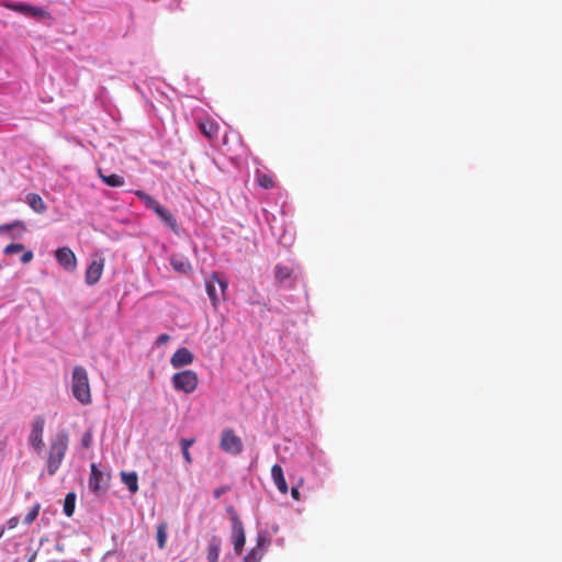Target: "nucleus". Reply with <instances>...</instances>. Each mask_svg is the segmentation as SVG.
Returning <instances> with one entry per match:
<instances>
[{
    "label": "nucleus",
    "instance_id": "nucleus-1",
    "mask_svg": "<svg viewBox=\"0 0 562 562\" xmlns=\"http://www.w3.org/2000/svg\"><path fill=\"white\" fill-rule=\"evenodd\" d=\"M69 437L66 431L58 432L50 447L47 459V472L54 475L59 469L68 449Z\"/></svg>",
    "mask_w": 562,
    "mask_h": 562
},
{
    "label": "nucleus",
    "instance_id": "nucleus-2",
    "mask_svg": "<svg viewBox=\"0 0 562 562\" xmlns=\"http://www.w3.org/2000/svg\"><path fill=\"white\" fill-rule=\"evenodd\" d=\"M71 392L74 397L82 405L91 403V390L88 373L81 366L74 368L71 376Z\"/></svg>",
    "mask_w": 562,
    "mask_h": 562
},
{
    "label": "nucleus",
    "instance_id": "nucleus-3",
    "mask_svg": "<svg viewBox=\"0 0 562 562\" xmlns=\"http://www.w3.org/2000/svg\"><path fill=\"white\" fill-rule=\"evenodd\" d=\"M175 390L181 391L186 394L193 393L199 384V378L193 370H183L177 372L171 378Z\"/></svg>",
    "mask_w": 562,
    "mask_h": 562
},
{
    "label": "nucleus",
    "instance_id": "nucleus-4",
    "mask_svg": "<svg viewBox=\"0 0 562 562\" xmlns=\"http://www.w3.org/2000/svg\"><path fill=\"white\" fill-rule=\"evenodd\" d=\"M217 288H220L221 294L223 299H225L228 283L225 280L221 279L218 273H213L209 279L205 280V290L215 310L218 307L221 302L220 295L217 293Z\"/></svg>",
    "mask_w": 562,
    "mask_h": 562
},
{
    "label": "nucleus",
    "instance_id": "nucleus-5",
    "mask_svg": "<svg viewBox=\"0 0 562 562\" xmlns=\"http://www.w3.org/2000/svg\"><path fill=\"white\" fill-rule=\"evenodd\" d=\"M220 446L223 451L234 456L239 454L244 448L241 439L231 428L223 430Z\"/></svg>",
    "mask_w": 562,
    "mask_h": 562
},
{
    "label": "nucleus",
    "instance_id": "nucleus-6",
    "mask_svg": "<svg viewBox=\"0 0 562 562\" xmlns=\"http://www.w3.org/2000/svg\"><path fill=\"white\" fill-rule=\"evenodd\" d=\"M2 5L9 10L15 11L21 14L31 15L36 19H47L50 16L46 10L25 3H13L4 1L2 2Z\"/></svg>",
    "mask_w": 562,
    "mask_h": 562
},
{
    "label": "nucleus",
    "instance_id": "nucleus-7",
    "mask_svg": "<svg viewBox=\"0 0 562 562\" xmlns=\"http://www.w3.org/2000/svg\"><path fill=\"white\" fill-rule=\"evenodd\" d=\"M231 519L234 550L237 554H240L246 541L244 526L235 512L232 513Z\"/></svg>",
    "mask_w": 562,
    "mask_h": 562
},
{
    "label": "nucleus",
    "instance_id": "nucleus-8",
    "mask_svg": "<svg viewBox=\"0 0 562 562\" xmlns=\"http://www.w3.org/2000/svg\"><path fill=\"white\" fill-rule=\"evenodd\" d=\"M45 427V418L41 415L36 416L32 422V429L30 434V443L36 449L41 450L43 442V432Z\"/></svg>",
    "mask_w": 562,
    "mask_h": 562
},
{
    "label": "nucleus",
    "instance_id": "nucleus-9",
    "mask_svg": "<svg viewBox=\"0 0 562 562\" xmlns=\"http://www.w3.org/2000/svg\"><path fill=\"white\" fill-rule=\"evenodd\" d=\"M57 262L67 271H74L77 268V258L69 247H61L55 251Z\"/></svg>",
    "mask_w": 562,
    "mask_h": 562
},
{
    "label": "nucleus",
    "instance_id": "nucleus-10",
    "mask_svg": "<svg viewBox=\"0 0 562 562\" xmlns=\"http://www.w3.org/2000/svg\"><path fill=\"white\" fill-rule=\"evenodd\" d=\"M269 542L270 540L266 535L259 533L256 546L244 558V562H260Z\"/></svg>",
    "mask_w": 562,
    "mask_h": 562
},
{
    "label": "nucleus",
    "instance_id": "nucleus-11",
    "mask_svg": "<svg viewBox=\"0 0 562 562\" xmlns=\"http://www.w3.org/2000/svg\"><path fill=\"white\" fill-rule=\"evenodd\" d=\"M103 269H104V259L103 258L93 260L86 269V272H85L86 283L88 285L95 284L100 280Z\"/></svg>",
    "mask_w": 562,
    "mask_h": 562
},
{
    "label": "nucleus",
    "instance_id": "nucleus-12",
    "mask_svg": "<svg viewBox=\"0 0 562 562\" xmlns=\"http://www.w3.org/2000/svg\"><path fill=\"white\" fill-rule=\"evenodd\" d=\"M193 353L188 348L182 347L177 349L175 353L171 356L170 364L173 368H181L191 364L193 362Z\"/></svg>",
    "mask_w": 562,
    "mask_h": 562
},
{
    "label": "nucleus",
    "instance_id": "nucleus-13",
    "mask_svg": "<svg viewBox=\"0 0 562 562\" xmlns=\"http://www.w3.org/2000/svg\"><path fill=\"white\" fill-rule=\"evenodd\" d=\"M154 212L165 223L166 226H168L172 232L178 233L177 220L169 210L159 203Z\"/></svg>",
    "mask_w": 562,
    "mask_h": 562
},
{
    "label": "nucleus",
    "instance_id": "nucleus-14",
    "mask_svg": "<svg viewBox=\"0 0 562 562\" xmlns=\"http://www.w3.org/2000/svg\"><path fill=\"white\" fill-rule=\"evenodd\" d=\"M169 262L172 269L179 274H189L192 271L190 261L183 256L172 255Z\"/></svg>",
    "mask_w": 562,
    "mask_h": 562
},
{
    "label": "nucleus",
    "instance_id": "nucleus-15",
    "mask_svg": "<svg viewBox=\"0 0 562 562\" xmlns=\"http://www.w3.org/2000/svg\"><path fill=\"white\" fill-rule=\"evenodd\" d=\"M271 476H272L273 483L277 486V488L279 490V492L281 494H286L289 488H288V484L284 479L283 470H282L281 465L274 464L271 468Z\"/></svg>",
    "mask_w": 562,
    "mask_h": 562
},
{
    "label": "nucleus",
    "instance_id": "nucleus-16",
    "mask_svg": "<svg viewBox=\"0 0 562 562\" xmlns=\"http://www.w3.org/2000/svg\"><path fill=\"white\" fill-rule=\"evenodd\" d=\"M199 128L200 132L209 139H214L217 137L218 125L211 120L200 121Z\"/></svg>",
    "mask_w": 562,
    "mask_h": 562
},
{
    "label": "nucleus",
    "instance_id": "nucleus-17",
    "mask_svg": "<svg viewBox=\"0 0 562 562\" xmlns=\"http://www.w3.org/2000/svg\"><path fill=\"white\" fill-rule=\"evenodd\" d=\"M220 551H221V541L218 538L213 537L210 540V542L207 544V549H206L207 562H218Z\"/></svg>",
    "mask_w": 562,
    "mask_h": 562
},
{
    "label": "nucleus",
    "instance_id": "nucleus-18",
    "mask_svg": "<svg viewBox=\"0 0 562 562\" xmlns=\"http://www.w3.org/2000/svg\"><path fill=\"white\" fill-rule=\"evenodd\" d=\"M103 480V473L98 469V467L92 463L91 464V474L89 479V487L98 492L102 488L101 482Z\"/></svg>",
    "mask_w": 562,
    "mask_h": 562
},
{
    "label": "nucleus",
    "instance_id": "nucleus-19",
    "mask_svg": "<svg viewBox=\"0 0 562 562\" xmlns=\"http://www.w3.org/2000/svg\"><path fill=\"white\" fill-rule=\"evenodd\" d=\"M26 203L36 213H44L46 211V204L43 199L36 193H29L26 195Z\"/></svg>",
    "mask_w": 562,
    "mask_h": 562
},
{
    "label": "nucleus",
    "instance_id": "nucleus-20",
    "mask_svg": "<svg viewBox=\"0 0 562 562\" xmlns=\"http://www.w3.org/2000/svg\"><path fill=\"white\" fill-rule=\"evenodd\" d=\"M121 479L132 494L138 491V476L135 472H122Z\"/></svg>",
    "mask_w": 562,
    "mask_h": 562
},
{
    "label": "nucleus",
    "instance_id": "nucleus-21",
    "mask_svg": "<svg viewBox=\"0 0 562 562\" xmlns=\"http://www.w3.org/2000/svg\"><path fill=\"white\" fill-rule=\"evenodd\" d=\"M98 173H99L100 178L102 179V181L105 184H108L109 187L117 188V187H122L125 183L124 178L120 175H115V173L104 175L102 172V169H99Z\"/></svg>",
    "mask_w": 562,
    "mask_h": 562
},
{
    "label": "nucleus",
    "instance_id": "nucleus-22",
    "mask_svg": "<svg viewBox=\"0 0 562 562\" xmlns=\"http://www.w3.org/2000/svg\"><path fill=\"white\" fill-rule=\"evenodd\" d=\"M292 269L288 266L277 265L274 269V278L279 284H284L292 277Z\"/></svg>",
    "mask_w": 562,
    "mask_h": 562
},
{
    "label": "nucleus",
    "instance_id": "nucleus-23",
    "mask_svg": "<svg viewBox=\"0 0 562 562\" xmlns=\"http://www.w3.org/2000/svg\"><path fill=\"white\" fill-rule=\"evenodd\" d=\"M134 194L150 210H155L159 202L153 198L151 195L147 194L143 190H135Z\"/></svg>",
    "mask_w": 562,
    "mask_h": 562
},
{
    "label": "nucleus",
    "instance_id": "nucleus-24",
    "mask_svg": "<svg viewBox=\"0 0 562 562\" xmlns=\"http://www.w3.org/2000/svg\"><path fill=\"white\" fill-rule=\"evenodd\" d=\"M168 538V524L166 521L160 522L157 526V544L159 549H164Z\"/></svg>",
    "mask_w": 562,
    "mask_h": 562
},
{
    "label": "nucleus",
    "instance_id": "nucleus-25",
    "mask_svg": "<svg viewBox=\"0 0 562 562\" xmlns=\"http://www.w3.org/2000/svg\"><path fill=\"white\" fill-rule=\"evenodd\" d=\"M76 495L75 493H68L64 501V513L66 516L70 517L75 510Z\"/></svg>",
    "mask_w": 562,
    "mask_h": 562
},
{
    "label": "nucleus",
    "instance_id": "nucleus-26",
    "mask_svg": "<svg viewBox=\"0 0 562 562\" xmlns=\"http://www.w3.org/2000/svg\"><path fill=\"white\" fill-rule=\"evenodd\" d=\"M257 182L263 189H272L274 187V180L270 175L257 173Z\"/></svg>",
    "mask_w": 562,
    "mask_h": 562
},
{
    "label": "nucleus",
    "instance_id": "nucleus-27",
    "mask_svg": "<svg viewBox=\"0 0 562 562\" xmlns=\"http://www.w3.org/2000/svg\"><path fill=\"white\" fill-rule=\"evenodd\" d=\"M41 509V505L37 503L35 504L32 509L26 514L24 517V524L31 525L38 516Z\"/></svg>",
    "mask_w": 562,
    "mask_h": 562
},
{
    "label": "nucleus",
    "instance_id": "nucleus-28",
    "mask_svg": "<svg viewBox=\"0 0 562 562\" xmlns=\"http://www.w3.org/2000/svg\"><path fill=\"white\" fill-rule=\"evenodd\" d=\"M92 441H93V431H92V428H89L83 435H82V438H81V446L85 448V449H89L91 448L92 446Z\"/></svg>",
    "mask_w": 562,
    "mask_h": 562
},
{
    "label": "nucleus",
    "instance_id": "nucleus-29",
    "mask_svg": "<svg viewBox=\"0 0 562 562\" xmlns=\"http://www.w3.org/2000/svg\"><path fill=\"white\" fill-rule=\"evenodd\" d=\"M15 227H20L21 229H25V225L23 222L21 221H15L13 223H10V224H3V225H0V234L4 233V232H9Z\"/></svg>",
    "mask_w": 562,
    "mask_h": 562
},
{
    "label": "nucleus",
    "instance_id": "nucleus-30",
    "mask_svg": "<svg viewBox=\"0 0 562 562\" xmlns=\"http://www.w3.org/2000/svg\"><path fill=\"white\" fill-rule=\"evenodd\" d=\"M23 249H24V246L22 244H10V245L5 246L3 251L5 255H14V254L22 251Z\"/></svg>",
    "mask_w": 562,
    "mask_h": 562
},
{
    "label": "nucleus",
    "instance_id": "nucleus-31",
    "mask_svg": "<svg viewBox=\"0 0 562 562\" xmlns=\"http://www.w3.org/2000/svg\"><path fill=\"white\" fill-rule=\"evenodd\" d=\"M195 442L194 438H182L180 440L181 448L190 449L191 446H193Z\"/></svg>",
    "mask_w": 562,
    "mask_h": 562
},
{
    "label": "nucleus",
    "instance_id": "nucleus-32",
    "mask_svg": "<svg viewBox=\"0 0 562 562\" xmlns=\"http://www.w3.org/2000/svg\"><path fill=\"white\" fill-rule=\"evenodd\" d=\"M169 339H170V336L168 334H161L158 336L156 344L158 346H161V345H165L166 342H168Z\"/></svg>",
    "mask_w": 562,
    "mask_h": 562
},
{
    "label": "nucleus",
    "instance_id": "nucleus-33",
    "mask_svg": "<svg viewBox=\"0 0 562 562\" xmlns=\"http://www.w3.org/2000/svg\"><path fill=\"white\" fill-rule=\"evenodd\" d=\"M181 452H182V456H183L184 461H186L188 464H191V463H192V457H191V453H190L189 449H187V448H181Z\"/></svg>",
    "mask_w": 562,
    "mask_h": 562
},
{
    "label": "nucleus",
    "instance_id": "nucleus-34",
    "mask_svg": "<svg viewBox=\"0 0 562 562\" xmlns=\"http://www.w3.org/2000/svg\"><path fill=\"white\" fill-rule=\"evenodd\" d=\"M33 259V252L31 250L29 251H25L22 257H21V261L23 263H27L30 262L31 260Z\"/></svg>",
    "mask_w": 562,
    "mask_h": 562
},
{
    "label": "nucleus",
    "instance_id": "nucleus-35",
    "mask_svg": "<svg viewBox=\"0 0 562 562\" xmlns=\"http://www.w3.org/2000/svg\"><path fill=\"white\" fill-rule=\"evenodd\" d=\"M291 496L293 499L299 501L301 497V493L299 491V487H292L291 488Z\"/></svg>",
    "mask_w": 562,
    "mask_h": 562
},
{
    "label": "nucleus",
    "instance_id": "nucleus-36",
    "mask_svg": "<svg viewBox=\"0 0 562 562\" xmlns=\"http://www.w3.org/2000/svg\"><path fill=\"white\" fill-rule=\"evenodd\" d=\"M19 524V518L18 517H12L9 519L8 521V525L10 528H15Z\"/></svg>",
    "mask_w": 562,
    "mask_h": 562
},
{
    "label": "nucleus",
    "instance_id": "nucleus-37",
    "mask_svg": "<svg viewBox=\"0 0 562 562\" xmlns=\"http://www.w3.org/2000/svg\"><path fill=\"white\" fill-rule=\"evenodd\" d=\"M225 492H226V488H225V487L216 488V490L214 491V496H215L216 498H218V497H221V496H222V494H224Z\"/></svg>",
    "mask_w": 562,
    "mask_h": 562
},
{
    "label": "nucleus",
    "instance_id": "nucleus-38",
    "mask_svg": "<svg viewBox=\"0 0 562 562\" xmlns=\"http://www.w3.org/2000/svg\"><path fill=\"white\" fill-rule=\"evenodd\" d=\"M3 531L0 532V538L2 537Z\"/></svg>",
    "mask_w": 562,
    "mask_h": 562
}]
</instances>
